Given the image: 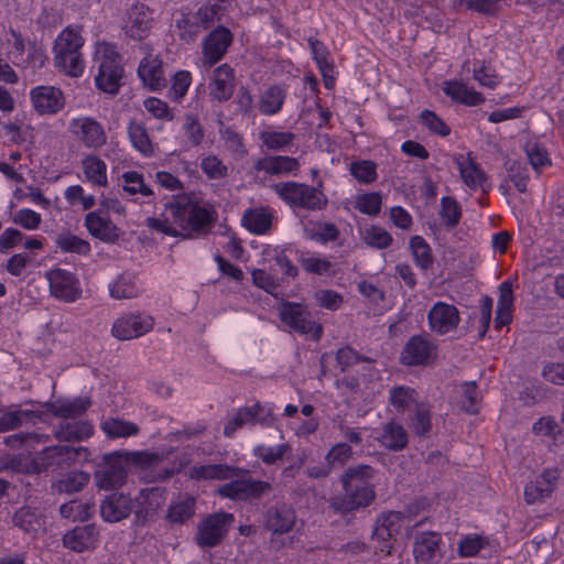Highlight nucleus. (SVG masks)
Here are the masks:
<instances>
[{
	"label": "nucleus",
	"mask_w": 564,
	"mask_h": 564,
	"mask_svg": "<svg viewBox=\"0 0 564 564\" xmlns=\"http://www.w3.org/2000/svg\"><path fill=\"white\" fill-rule=\"evenodd\" d=\"M214 223L212 210L186 195L174 197L165 204L161 218L148 217L145 225L165 236L192 239L210 231Z\"/></svg>",
	"instance_id": "1"
},
{
	"label": "nucleus",
	"mask_w": 564,
	"mask_h": 564,
	"mask_svg": "<svg viewBox=\"0 0 564 564\" xmlns=\"http://www.w3.org/2000/svg\"><path fill=\"white\" fill-rule=\"evenodd\" d=\"M376 469L367 464L350 466L340 475L341 495L329 499V508L338 514H347L367 508L376 499V486L372 484Z\"/></svg>",
	"instance_id": "2"
},
{
	"label": "nucleus",
	"mask_w": 564,
	"mask_h": 564,
	"mask_svg": "<svg viewBox=\"0 0 564 564\" xmlns=\"http://www.w3.org/2000/svg\"><path fill=\"white\" fill-rule=\"evenodd\" d=\"M83 45L84 39L78 30L64 29L53 46L55 67L68 76L79 77L84 72Z\"/></svg>",
	"instance_id": "3"
},
{
	"label": "nucleus",
	"mask_w": 564,
	"mask_h": 564,
	"mask_svg": "<svg viewBox=\"0 0 564 564\" xmlns=\"http://www.w3.org/2000/svg\"><path fill=\"white\" fill-rule=\"evenodd\" d=\"M94 62L98 66L95 78L97 87L110 95L119 91L120 80L123 75L121 56L115 44L98 42L94 53Z\"/></svg>",
	"instance_id": "4"
},
{
	"label": "nucleus",
	"mask_w": 564,
	"mask_h": 564,
	"mask_svg": "<svg viewBox=\"0 0 564 564\" xmlns=\"http://www.w3.org/2000/svg\"><path fill=\"white\" fill-rule=\"evenodd\" d=\"M272 189L279 197L292 207L307 210H321L327 204V198L322 191L305 183L280 182L272 185Z\"/></svg>",
	"instance_id": "5"
},
{
	"label": "nucleus",
	"mask_w": 564,
	"mask_h": 564,
	"mask_svg": "<svg viewBox=\"0 0 564 564\" xmlns=\"http://www.w3.org/2000/svg\"><path fill=\"white\" fill-rule=\"evenodd\" d=\"M241 474L238 477L230 478L231 481L219 486L217 495L236 501H249L260 499L272 490V485L268 481L246 477Z\"/></svg>",
	"instance_id": "6"
},
{
	"label": "nucleus",
	"mask_w": 564,
	"mask_h": 564,
	"mask_svg": "<svg viewBox=\"0 0 564 564\" xmlns=\"http://www.w3.org/2000/svg\"><path fill=\"white\" fill-rule=\"evenodd\" d=\"M278 311L280 319L294 332L302 335H311L315 340L321 338L323 332L322 325L310 318V313L303 305L293 302H283L280 304Z\"/></svg>",
	"instance_id": "7"
},
{
	"label": "nucleus",
	"mask_w": 564,
	"mask_h": 564,
	"mask_svg": "<svg viewBox=\"0 0 564 564\" xmlns=\"http://www.w3.org/2000/svg\"><path fill=\"white\" fill-rule=\"evenodd\" d=\"M87 448L78 446L57 445L45 447L32 459V468L35 473H42L51 467L69 466L78 457L84 455L86 458Z\"/></svg>",
	"instance_id": "8"
},
{
	"label": "nucleus",
	"mask_w": 564,
	"mask_h": 564,
	"mask_svg": "<svg viewBox=\"0 0 564 564\" xmlns=\"http://www.w3.org/2000/svg\"><path fill=\"white\" fill-rule=\"evenodd\" d=\"M234 519V514L227 512H217L206 517L197 525L196 543L202 547L218 545L226 536Z\"/></svg>",
	"instance_id": "9"
},
{
	"label": "nucleus",
	"mask_w": 564,
	"mask_h": 564,
	"mask_svg": "<svg viewBox=\"0 0 564 564\" xmlns=\"http://www.w3.org/2000/svg\"><path fill=\"white\" fill-rule=\"evenodd\" d=\"M69 131L88 149L98 150L107 142L104 127L91 117L73 119L69 123Z\"/></svg>",
	"instance_id": "10"
},
{
	"label": "nucleus",
	"mask_w": 564,
	"mask_h": 564,
	"mask_svg": "<svg viewBox=\"0 0 564 564\" xmlns=\"http://www.w3.org/2000/svg\"><path fill=\"white\" fill-rule=\"evenodd\" d=\"M154 319L151 316L128 314L117 318L111 327V335L119 340L141 337L152 330Z\"/></svg>",
	"instance_id": "11"
},
{
	"label": "nucleus",
	"mask_w": 564,
	"mask_h": 564,
	"mask_svg": "<svg viewBox=\"0 0 564 564\" xmlns=\"http://www.w3.org/2000/svg\"><path fill=\"white\" fill-rule=\"evenodd\" d=\"M232 42L231 32L224 26L212 31L203 41L202 63L205 67H212L226 54Z\"/></svg>",
	"instance_id": "12"
},
{
	"label": "nucleus",
	"mask_w": 564,
	"mask_h": 564,
	"mask_svg": "<svg viewBox=\"0 0 564 564\" xmlns=\"http://www.w3.org/2000/svg\"><path fill=\"white\" fill-rule=\"evenodd\" d=\"M441 534L434 531L422 532L415 535L413 554L417 564H436L443 557L441 550Z\"/></svg>",
	"instance_id": "13"
},
{
	"label": "nucleus",
	"mask_w": 564,
	"mask_h": 564,
	"mask_svg": "<svg viewBox=\"0 0 564 564\" xmlns=\"http://www.w3.org/2000/svg\"><path fill=\"white\" fill-rule=\"evenodd\" d=\"M152 22L150 9L137 3L127 11L122 29L130 39L141 41L150 34Z\"/></svg>",
	"instance_id": "14"
},
{
	"label": "nucleus",
	"mask_w": 564,
	"mask_h": 564,
	"mask_svg": "<svg viewBox=\"0 0 564 564\" xmlns=\"http://www.w3.org/2000/svg\"><path fill=\"white\" fill-rule=\"evenodd\" d=\"M51 294L65 302H74L80 295V288L75 275L63 269L47 272Z\"/></svg>",
	"instance_id": "15"
},
{
	"label": "nucleus",
	"mask_w": 564,
	"mask_h": 564,
	"mask_svg": "<svg viewBox=\"0 0 564 564\" xmlns=\"http://www.w3.org/2000/svg\"><path fill=\"white\" fill-rule=\"evenodd\" d=\"M33 108L40 115H53L63 109L65 97L61 89L53 86H37L30 93Z\"/></svg>",
	"instance_id": "16"
},
{
	"label": "nucleus",
	"mask_w": 564,
	"mask_h": 564,
	"mask_svg": "<svg viewBox=\"0 0 564 564\" xmlns=\"http://www.w3.org/2000/svg\"><path fill=\"white\" fill-rule=\"evenodd\" d=\"M427 318L431 329L440 335L456 329L460 321L458 310L444 302L435 303L430 310Z\"/></svg>",
	"instance_id": "17"
},
{
	"label": "nucleus",
	"mask_w": 564,
	"mask_h": 564,
	"mask_svg": "<svg viewBox=\"0 0 564 564\" xmlns=\"http://www.w3.org/2000/svg\"><path fill=\"white\" fill-rule=\"evenodd\" d=\"M436 346L426 337L412 336L403 347L401 362L405 366H423L435 354Z\"/></svg>",
	"instance_id": "18"
},
{
	"label": "nucleus",
	"mask_w": 564,
	"mask_h": 564,
	"mask_svg": "<svg viewBox=\"0 0 564 564\" xmlns=\"http://www.w3.org/2000/svg\"><path fill=\"white\" fill-rule=\"evenodd\" d=\"M133 510V500L124 494L113 492L100 503V516L109 523L127 519Z\"/></svg>",
	"instance_id": "19"
},
{
	"label": "nucleus",
	"mask_w": 564,
	"mask_h": 564,
	"mask_svg": "<svg viewBox=\"0 0 564 564\" xmlns=\"http://www.w3.org/2000/svg\"><path fill=\"white\" fill-rule=\"evenodd\" d=\"M295 521V511L285 505H274L263 516L264 528L273 534L289 533Z\"/></svg>",
	"instance_id": "20"
},
{
	"label": "nucleus",
	"mask_w": 564,
	"mask_h": 564,
	"mask_svg": "<svg viewBox=\"0 0 564 564\" xmlns=\"http://www.w3.org/2000/svg\"><path fill=\"white\" fill-rule=\"evenodd\" d=\"M557 478L558 471L556 469H546L534 480H531L524 488L527 503L542 502L550 497L555 489Z\"/></svg>",
	"instance_id": "21"
},
{
	"label": "nucleus",
	"mask_w": 564,
	"mask_h": 564,
	"mask_svg": "<svg viewBox=\"0 0 564 564\" xmlns=\"http://www.w3.org/2000/svg\"><path fill=\"white\" fill-rule=\"evenodd\" d=\"M99 538V532L95 524L76 527L67 531L63 536V545L70 551L82 553L93 550Z\"/></svg>",
	"instance_id": "22"
},
{
	"label": "nucleus",
	"mask_w": 564,
	"mask_h": 564,
	"mask_svg": "<svg viewBox=\"0 0 564 564\" xmlns=\"http://www.w3.org/2000/svg\"><path fill=\"white\" fill-rule=\"evenodd\" d=\"M463 182L471 189L480 188L484 193L490 189V184L487 182L486 173L480 166L471 159L470 154L467 156L458 154L454 158Z\"/></svg>",
	"instance_id": "23"
},
{
	"label": "nucleus",
	"mask_w": 564,
	"mask_h": 564,
	"mask_svg": "<svg viewBox=\"0 0 564 564\" xmlns=\"http://www.w3.org/2000/svg\"><path fill=\"white\" fill-rule=\"evenodd\" d=\"M235 89V72L228 64H221L213 72L209 84V95L218 100L226 101L230 99Z\"/></svg>",
	"instance_id": "24"
},
{
	"label": "nucleus",
	"mask_w": 564,
	"mask_h": 564,
	"mask_svg": "<svg viewBox=\"0 0 564 564\" xmlns=\"http://www.w3.org/2000/svg\"><path fill=\"white\" fill-rule=\"evenodd\" d=\"M241 474H248V470L226 464L194 466L188 471L189 478L195 480H227Z\"/></svg>",
	"instance_id": "25"
},
{
	"label": "nucleus",
	"mask_w": 564,
	"mask_h": 564,
	"mask_svg": "<svg viewBox=\"0 0 564 564\" xmlns=\"http://www.w3.org/2000/svg\"><path fill=\"white\" fill-rule=\"evenodd\" d=\"M138 74L150 89H160L166 84L162 62L158 56L148 54L140 63Z\"/></svg>",
	"instance_id": "26"
},
{
	"label": "nucleus",
	"mask_w": 564,
	"mask_h": 564,
	"mask_svg": "<svg viewBox=\"0 0 564 564\" xmlns=\"http://www.w3.org/2000/svg\"><path fill=\"white\" fill-rule=\"evenodd\" d=\"M254 170L270 175H284L297 171L299 160L292 156L274 155L264 156L254 163Z\"/></svg>",
	"instance_id": "27"
},
{
	"label": "nucleus",
	"mask_w": 564,
	"mask_h": 564,
	"mask_svg": "<svg viewBox=\"0 0 564 564\" xmlns=\"http://www.w3.org/2000/svg\"><path fill=\"white\" fill-rule=\"evenodd\" d=\"M96 485L104 490H111L124 482L126 470L119 462H105L95 473Z\"/></svg>",
	"instance_id": "28"
},
{
	"label": "nucleus",
	"mask_w": 564,
	"mask_h": 564,
	"mask_svg": "<svg viewBox=\"0 0 564 564\" xmlns=\"http://www.w3.org/2000/svg\"><path fill=\"white\" fill-rule=\"evenodd\" d=\"M444 93L454 101L466 106H478L485 101L482 94L457 80L444 83Z\"/></svg>",
	"instance_id": "29"
},
{
	"label": "nucleus",
	"mask_w": 564,
	"mask_h": 564,
	"mask_svg": "<svg viewBox=\"0 0 564 564\" xmlns=\"http://www.w3.org/2000/svg\"><path fill=\"white\" fill-rule=\"evenodd\" d=\"M91 402L88 398H77L72 401L57 400L50 402L46 408L54 416L62 419H76L84 414L90 406Z\"/></svg>",
	"instance_id": "30"
},
{
	"label": "nucleus",
	"mask_w": 564,
	"mask_h": 564,
	"mask_svg": "<svg viewBox=\"0 0 564 564\" xmlns=\"http://www.w3.org/2000/svg\"><path fill=\"white\" fill-rule=\"evenodd\" d=\"M93 433L94 427L88 421L59 424L54 429V436L61 442H80Z\"/></svg>",
	"instance_id": "31"
},
{
	"label": "nucleus",
	"mask_w": 564,
	"mask_h": 564,
	"mask_svg": "<svg viewBox=\"0 0 564 564\" xmlns=\"http://www.w3.org/2000/svg\"><path fill=\"white\" fill-rule=\"evenodd\" d=\"M273 215L268 208L259 207L245 212L242 225L252 234H267L272 227Z\"/></svg>",
	"instance_id": "32"
},
{
	"label": "nucleus",
	"mask_w": 564,
	"mask_h": 564,
	"mask_svg": "<svg viewBox=\"0 0 564 564\" xmlns=\"http://www.w3.org/2000/svg\"><path fill=\"white\" fill-rule=\"evenodd\" d=\"M512 305H513L512 284L509 281H505L499 286V300H498L497 314H496V318H495V327L496 328H501L511 323Z\"/></svg>",
	"instance_id": "33"
},
{
	"label": "nucleus",
	"mask_w": 564,
	"mask_h": 564,
	"mask_svg": "<svg viewBox=\"0 0 564 564\" xmlns=\"http://www.w3.org/2000/svg\"><path fill=\"white\" fill-rule=\"evenodd\" d=\"M163 497L158 488L145 489L141 491L139 508L135 516L139 520L148 521L152 519L162 508Z\"/></svg>",
	"instance_id": "34"
},
{
	"label": "nucleus",
	"mask_w": 564,
	"mask_h": 564,
	"mask_svg": "<svg viewBox=\"0 0 564 564\" xmlns=\"http://www.w3.org/2000/svg\"><path fill=\"white\" fill-rule=\"evenodd\" d=\"M314 59L316 61L318 68L322 73L324 85L327 89H332L335 86L334 66L328 62V51L322 42L317 40H308Z\"/></svg>",
	"instance_id": "35"
},
{
	"label": "nucleus",
	"mask_w": 564,
	"mask_h": 564,
	"mask_svg": "<svg viewBox=\"0 0 564 564\" xmlns=\"http://www.w3.org/2000/svg\"><path fill=\"white\" fill-rule=\"evenodd\" d=\"M88 231L96 238L111 241L118 237V228L108 219L96 212H91L85 219Z\"/></svg>",
	"instance_id": "36"
},
{
	"label": "nucleus",
	"mask_w": 564,
	"mask_h": 564,
	"mask_svg": "<svg viewBox=\"0 0 564 564\" xmlns=\"http://www.w3.org/2000/svg\"><path fill=\"white\" fill-rule=\"evenodd\" d=\"M286 90L280 85H272L268 87L261 95L259 100V110L265 116H273L278 113L284 104Z\"/></svg>",
	"instance_id": "37"
},
{
	"label": "nucleus",
	"mask_w": 564,
	"mask_h": 564,
	"mask_svg": "<svg viewBox=\"0 0 564 564\" xmlns=\"http://www.w3.org/2000/svg\"><path fill=\"white\" fill-rule=\"evenodd\" d=\"M196 500L189 495L178 498L171 503L167 510V520L172 523L182 524L195 514Z\"/></svg>",
	"instance_id": "38"
},
{
	"label": "nucleus",
	"mask_w": 564,
	"mask_h": 564,
	"mask_svg": "<svg viewBox=\"0 0 564 564\" xmlns=\"http://www.w3.org/2000/svg\"><path fill=\"white\" fill-rule=\"evenodd\" d=\"M82 165L87 181L97 186L107 185V165L99 156L89 154L83 159Z\"/></svg>",
	"instance_id": "39"
},
{
	"label": "nucleus",
	"mask_w": 564,
	"mask_h": 564,
	"mask_svg": "<svg viewBox=\"0 0 564 564\" xmlns=\"http://www.w3.org/2000/svg\"><path fill=\"white\" fill-rule=\"evenodd\" d=\"M95 512V505L89 501L70 500L59 507L62 518L73 522H85Z\"/></svg>",
	"instance_id": "40"
},
{
	"label": "nucleus",
	"mask_w": 564,
	"mask_h": 564,
	"mask_svg": "<svg viewBox=\"0 0 564 564\" xmlns=\"http://www.w3.org/2000/svg\"><path fill=\"white\" fill-rule=\"evenodd\" d=\"M305 236L322 243L337 240L339 230L332 223L308 221L304 226Z\"/></svg>",
	"instance_id": "41"
},
{
	"label": "nucleus",
	"mask_w": 564,
	"mask_h": 564,
	"mask_svg": "<svg viewBox=\"0 0 564 564\" xmlns=\"http://www.w3.org/2000/svg\"><path fill=\"white\" fill-rule=\"evenodd\" d=\"M101 430L109 438L135 436L140 429L135 423L119 417H108L101 423Z\"/></svg>",
	"instance_id": "42"
},
{
	"label": "nucleus",
	"mask_w": 564,
	"mask_h": 564,
	"mask_svg": "<svg viewBox=\"0 0 564 564\" xmlns=\"http://www.w3.org/2000/svg\"><path fill=\"white\" fill-rule=\"evenodd\" d=\"M261 410L262 406L260 404L239 409L235 416L225 425L224 434L230 437L238 429L247 423L262 422V420L258 419V414Z\"/></svg>",
	"instance_id": "43"
},
{
	"label": "nucleus",
	"mask_w": 564,
	"mask_h": 564,
	"mask_svg": "<svg viewBox=\"0 0 564 564\" xmlns=\"http://www.w3.org/2000/svg\"><path fill=\"white\" fill-rule=\"evenodd\" d=\"M380 441L387 448L400 451L405 447L408 435L402 425L390 422L384 425Z\"/></svg>",
	"instance_id": "44"
},
{
	"label": "nucleus",
	"mask_w": 564,
	"mask_h": 564,
	"mask_svg": "<svg viewBox=\"0 0 564 564\" xmlns=\"http://www.w3.org/2000/svg\"><path fill=\"white\" fill-rule=\"evenodd\" d=\"M89 479L88 473L76 470L58 479L54 484V488L59 494H74L80 491L89 482Z\"/></svg>",
	"instance_id": "45"
},
{
	"label": "nucleus",
	"mask_w": 564,
	"mask_h": 564,
	"mask_svg": "<svg viewBox=\"0 0 564 564\" xmlns=\"http://www.w3.org/2000/svg\"><path fill=\"white\" fill-rule=\"evenodd\" d=\"M176 34L178 39L185 43L195 41L203 30L195 19V14L182 12L175 21Z\"/></svg>",
	"instance_id": "46"
},
{
	"label": "nucleus",
	"mask_w": 564,
	"mask_h": 564,
	"mask_svg": "<svg viewBox=\"0 0 564 564\" xmlns=\"http://www.w3.org/2000/svg\"><path fill=\"white\" fill-rule=\"evenodd\" d=\"M128 133L135 150L144 155H151L153 153V144L142 123L131 121L128 127Z\"/></svg>",
	"instance_id": "47"
},
{
	"label": "nucleus",
	"mask_w": 564,
	"mask_h": 564,
	"mask_svg": "<svg viewBox=\"0 0 564 564\" xmlns=\"http://www.w3.org/2000/svg\"><path fill=\"white\" fill-rule=\"evenodd\" d=\"M14 525L28 533H36L43 528V520L31 508H20L13 516Z\"/></svg>",
	"instance_id": "48"
},
{
	"label": "nucleus",
	"mask_w": 564,
	"mask_h": 564,
	"mask_svg": "<svg viewBox=\"0 0 564 564\" xmlns=\"http://www.w3.org/2000/svg\"><path fill=\"white\" fill-rule=\"evenodd\" d=\"M416 401V391L410 387H393L389 391V402L398 411L404 412Z\"/></svg>",
	"instance_id": "49"
},
{
	"label": "nucleus",
	"mask_w": 564,
	"mask_h": 564,
	"mask_svg": "<svg viewBox=\"0 0 564 564\" xmlns=\"http://www.w3.org/2000/svg\"><path fill=\"white\" fill-rule=\"evenodd\" d=\"M225 14V8L221 3H205L195 13V19L203 30L210 28L214 23L219 22Z\"/></svg>",
	"instance_id": "50"
},
{
	"label": "nucleus",
	"mask_w": 564,
	"mask_h": 564,
	"mask_svg": "<svg viewBox=\"0 0 564 564\" xmlns=\"http://www.w3.org/2000/svg\"><path fill=\"white\" fill-rule=\"evenodd\" d=\"M410 247L416 264L423 270L430 269L433 264V256L427 242L422 237L414 236L410 240Z\"/></svg>",
	"instance_id": "51"
},
{
	"label": "nucleus",
	"mask_w": 564,
	"mask_h": 564,
	"mask_svg": "<svg viewBox=\"0 0 564 564\" xmlns=\"http://www.w3.org/2000/svg\"><path fill=\"white\" fill-rule=\"evenodd\" d=\"M354 456L352 447L346 442L336 443L325 456L332 469L344 467Z\"/></svg>",
	"instance_id": "52"
},
{
	"label": "nucleus",
	"mask_w": 564,
	"mask_h": 564,
	"mask_svg": "<svg viewBox=\"0 0 564 564\" xmlns=\"http://www.w3.org/2000/svg\"><path fill=\"white\" fill-rule=\"evenodd\" d=\"M259 138L267 149L281 150L294 141L295 134L289 131H261Z\"/></svg>",
	"instance_id": "53"
},
{
	"label": "nucleus",
	"mask_w": 564,
	"mask_h": 564,
	"mask_svg": "<svg viewBox=\"0 0 564 564\" xmlns=\"http://www.w3.org/2000/svg\"><path fill=\"white\" fill-rule=\"evenodd\" d=\"M56 245L66 252L87 254L90 251V246L87 241L70 234L59 235L56 239Z\"/></svg>",
	"instance_id": "54"
},
{
	"label": "nucleus",
	"mask_w": 564,
	"mask_h": 564,
	"mask_svg": "<svg viewBox=\"0 0 564 564\" xmlns=\"http://www.w3.org/2000/svg\"><path fill=\"white\" fill-rule=\"evenodd\" d=\"M123 191L130 195L137 193L143 196H150L153 194L152 189L144 184L143 177L138 172H127L122 175Z\"/></svg>",
	"instance_id": "55"
},
{
	"label": "nucleus",
	"mask_w": 564,
	"mask_h": 564,
	"mask_svg": "<svg viewBox=\"0 0 564 564\" xmlns=\"http://www.w3.org/2000/svg\"><path fill=\"white\" fill-rule=\"evenodd\" d=\"M48 440L46 435H40L36 433H18L9 435L4 438V444L13 449H20L22 447L29 448L33 443H44Z\"/></svg>",
	"instance_id": "56"
},
{
	"label": "nucleus",
	"mask_w": 564,
	"mask_h": 564,
	"mask_svg": "<svg viewBox=\"0 0 564 564\" xmlns=\"http://www.w3.org/2000/svg\"><path fill=\"white\" fill-rule=\"evenodd\" d=\"M473 77L480 86L495 88L500 83V77L491 67L490 63L482 61L478 67L474 68Z\"/></svg>",
	"instance_id": "57"
},
{
	"label": "nucleus",
	"mask_w": 564,
	"mask_h": 564,
	"mask_svg": "<svg viewBox=\"0 0 564 564\" xmlns=\"http://www.w3.org/2000/svg\"><path fill=\"white\" fill-rule=\"evenodd\" d=\"M355 208L362 214L376 216L381 209V195L378 193H367L356 198Z\"/></svg>",
	"instance_id": "58"
},
{
	"label": "nucleus",
	"mask_w": 564,
	"mask_h": 564,
	"mask_svg": "<svg viewBox=\"0 0 564 564\" xmlns=\"http://www.w3.org/2000/svg\"><path fill=\"white\" fill-rule=\"evenodd\" d=\"M440 215L446 227H455L460 218V209L457 202L452 197H443Z\"/></svg>",
	"instance_id": "59"
},
{
	"label": "nucleus",
	"mask_w": 564,
	"mask_h": 564,
	"mask_svg": "<svg viewBox=\"0 0 564 564\" xmlns=\"http://www.w3.org/2000/svg\"><path fill=\"white\" fill-rule=\"evenodd\" d=\"M377 165L372 161H358L350 164V173L361 183L369 184L377 178Z\"/></svg>",
	"instance_id": "60"
},
{
	"label": "nucleus",
	"mask_w": 564,
	"mask_h": 564,
	"mask_svg": "<svg viewBox=\"0 0 564 564\" xmlns=\"http://www.w3.org/2000/svg\"><path fill=\"white\" fill-rule=\"evenodd\" d=\"M412 427L417 435H426L431 427V411L427 405L416 404L414 416L412 419Z\"/></svg>",
	"instance_id": "61"
},
{
	"label": "nucleus",
	"mask_w": 564,
	"mask_h": 564,
	"mask_svg": "<svg viewBox=\"0 0 564 564\" xmlns=\"http://www.w3.org/2000/svg\"><path fill=\"white\" fill-rule=\"evenodd\" d=\"M300 262L303 270L311 274L324 275L334 272V264L326 258L307 257L302 258Z\"/></svg>",
	"instance_id": "62"
},
{
	"label": "nucleus",
	"mask_w": 564,
	"mask_h": 564,
	"mask_svg": "<svg viewBox=\"0 0 564 564\" xmlns=\"http://www.w3.org/2000/svg\"><path fill=\"white\" fill-rule=\"evenodd\" d=\"M488 544V541L480 535H466L458 542V554L462 557H470Z\"/></svg>",
	"instance_id": "63"
},
{
	"label": "nucleus",
	"mask_w": 564,
	"mask_h": 564,
	"mask_svg": "<svg viewBox=\"0 0 564 564\" xmlns=\"http://www.w3.org/2000/svg\"><path fill=\"white\" fill-rule=\"evenodd\" d=\"M524 151L534 170L551 164L546 150L535 141H528L524 145Z\"/></svg>",
	"instance_id": "64"
}]
</instances>
